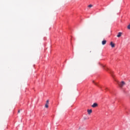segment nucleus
Returning a JSON list of instances; mask_svg holds the SVG:
<instances>
[{"mask_svg": "<svg viewBox=\"0 0 130 130\" xmlns=\"http://www.w3.org/2000/svg\"><path fill=\"white\" fill-rule=\"evenodd\" d=\"M118 85L120 87H122L125 85V83L124 81H122L121 83H118Z\"/></svg>", "mask_w": 130, "mask_h": 130, "instance_id": "obj_1", "label": "nucleus"}, {"mask_svg": "<svg viewBox=\"0 0 130 130\" xmlns=\"http://www.w3.org/2000/svg\"><path fill=\"white\" fill-rule=\"evenodd\" d=\"M110 45L112 48H114L115 47V44H114V43L113 42H111Z\"/></svg>", "mask_w": 130, "mask_h": 130, "instance_id": "obj_2", "label": "nucleus"}, {"mask_svg": "<svg viewBox=\"0 0 130 130\" xmlns=\"http://www.w3.org/2000/svg\"><path fill=\"white\" fill-rule=\"evenodd\" d=\"M98 106V104H96V103H94L92 106L91 107L92 108H95L96 107Z\"/></svg>", "mask_w": 130, "mask_h": 130, "instance_id": "obj_3", "label": "nucleus"}, {"mask_svg": "<svg viewBox=\"0 0 130 130\" xmlns=\"http://www.w3.org/2000/svg\"><path fill=\"white\" fill-rule=\"evenodd\" d=\"M102 45H105L107 43V41H106L105 40H104V41H102Z\"/></svg>", "mask_w": 130, "mask_h": 130, "instance_id": "obj_4", "label": "nucleus"}, {"mask_svg": "<svg viewBox=\"0 0 130 130\" xmlns=\"http://www.w3.org/2000/svg\"><path fill=\"white\" fill-rule=\"evenodd\" d=\"M122 32H118V34L117 35V37L118 38L121 37L122 36Z\"/></svg>", "mask_w": 130, "mask_h": 130, "instance_id": "obj_5", "label": "nucleus"}, {"mask_svg": "<svg viewBox=\"0 0 130 130\" xmlns=\"http://www.w3.org/2000/svg\"><path fill=\"white\" fill-rule=\"evenodd\" d=\"M87 112H88V114H90L92 112V110L91 109L88 110Z\"/></svg>", "mask_w": 130, "mask_h": 130, "instance_id": "obj_6", "label": "nucleus"}, {"mask_svg": "<svg viewBox=\"0 0 130 130\" xmlns=\"http://www.w3.org/2000/svg\"><path fill=\"white\" fill-rule=\"evenodd\" d=\"M45 107L46 108H48L49 104H46L45 105Z\"/></svg>", "mask_w": 130, "mask_h": 130, "instance_id": "obj_7", "label": "nucleus"}, {"mask_svg": "<svg viewBox=\"0 0 130 130\" xmlns=\"http://www.w3.org/2000/svg\"><path fill=\"white\" fill-rule=\"evenodd\" d=\"M127 29H130V23H129V24L127 26Z\"/></svg>", "mask_w": 130, "mask_h": 130, "instance_id": "obj_8", "label": "nucleus"}, {"mask_svg": "<svg viewBox=\"0 0 130 130\" xmlns=\"http://www.w3.org/2000/svg\"><path fill=\"white\" fill-rule=\"evenodd\" d=\"M93 7V5H88V8H92Z\"/></svg>", "mask_w": 130, "mask_h": 130, "instance_id": "obj_9", "label": "nucleus"}, {"mask_svg": "<svg viewBox=\"0 0 130 130\" xmlns=\"http://www.w3.org/2000/svg\"><path fill=\"white\" fill-rule=\"evenodd\" d=\"M46 104H49V100H47L46 101Z\"/></svg>", "mask_w": 130, "mask_h": 130, "instance_id": "obj_10", "label": "nucleus"}, {"mask_svg": "<svg viewBox=\"0 0 130 130\" xmlns=\"http://www.w3.org/2000/svg\"><path fill=\"white\" fill-rule=\"evenodd\" d=\"M92 82H93V83H94L95 85H98V84L94 82V81H93Z\"/></svg>", "mask_w": 130, "mask_h": 130, "instance_id": "obj_11", "label": "nucleus"}, {"mask_svg": "<svg viewBox=\"0 0 130 130\" xmlns=\"http://www.w3.org/2000/svg\"><path fill=\"white\" fill-rule=\"evenodd\" d=\"M20 111L19 110V111H18V113H20Z\"/></svg>", "mask_w": 130, "mask_h": 130, "instance_id": "obj_12", "label": "nucleus"}, {"mask_svg": "<svg viewBox=\"0 0 130 130\" xmlns=\"http://www.w3.org/2000/svg\"><path fill=\"white\" fill-rule=\"evenodd\" d=\"M106 90H107V89H108V88H106Z\"/></svg>", "mask_w": 130, "mask_h": 130, "instance_id": "obj_13", "label": "nucleus"}]
</instances>
